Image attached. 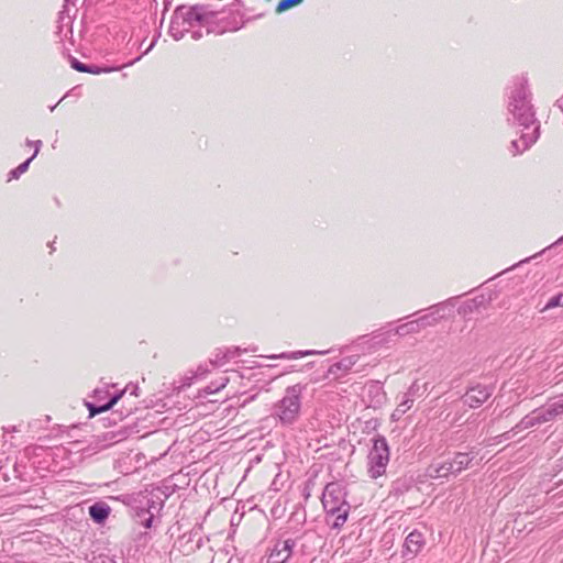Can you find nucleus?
<instances>
[{
    "label": "nucleus",
    "mask_w": 563,
    "mask_h": 563,
    "mask_svg": "<svg viewBox=\"0 0 563 563\" xmlns=\"http://www.w3.org/2000/svg\"><path fill=\"white\" fill-rule=\"evenodd\" d=\"M531 96L528 78L526 76L514 78L507 92V122L509 124L521 126L523 130L540 125L531 103Z\"/></svg>",
    "instance_id": "1"
},
{
    "label": "nucleus",
    "mask_w": 563,
    "mask_h": 563,
    "mask_svg": "<svg viewBox=\"0 0 563 563\" xmlns=\"http://www.w3.org/2000/svg\"><path fill=\"white\" fill-rule=\"evenodd\" d=\"M185 5H178V13H180L181 29L178 30V41L190 34V37L195 41L203 36L202 29L206 27V33L216 32L222 34L228 31V26L224 25L219 30L212 27V23L216 21L218 13L210 9L209 5L195 4L191 5L186 12H183Z\"/></svg>",
    "instance_id": "2"
},
{
    "label": "nucleus",
    "mask_w": 563,
    "mask_h": 563,
    "mask_svg": "<svg viewBox=\"0 0 563 563\" xmlns=\"http://www.w3.org/2000/svg\"><path fill=\"white\" fill-rule=\"evenodd\" d=\"M174 493V488L170 486L153 487L152 489H145L140 492L134 497V504L131 507V515L135 522L145 527L151 528L165 500Z\"/></svg>",
    "instance_id": "3"
},
{
    "label": "nucleus",
    "mask_w": 563,
    "mask_h": 563,
    "mask_svg": "<svg viewBox=\"0 0 563 563\" xmlns=\"http://www.w3.org/2000/svg\"><path fill=\"white\" fill-rule=\"evenodd\" d=\"M346 496L345 486L339 482H331L323 489L321 503L327 516L334 517L332 529L340 530L347 520L351 506Z\"/></svg>",
    "instance_id": "4"
},
{
    "label": "nucleus",
    "mask_w": 563,
    "mask_h": 563,
    "mask_svg": "<svg viewBox=\"0 0 563 563\" xmlns=\"http://www.w3.org/2000/svg\"><path fill=\"white\" fill-rule=\"evenodd\" d=\"M303 390L305 386L301 384L288 386L283 398L274 405L273 416L283 427H291L298 421Z\"/></svg>",
    "instance_id": "5"
},
{
    "label": "nucleus",
    "mask_w": 563,
    "mask_h": 563,
    "mask_svg": "<svg viewBox=\"0 0 563 563\" xmlns=\"http://www.w3.org/2000/svg\"><path fill=\"white\" fill-rule=\"evenodd\" d=\"M474 459L473 452H457L452 459L432 462L427 467L426 474L433 479L449 478L451 475L456 476L466 470Z\"/></svg>",
    "instance_id": "6"
},
{
    "label": "nucleus",
    "mask_w": 563,
    "mask_h": 563,
    "mask_svg": "<svg viewBox=\"0 0 563 563\" xmlns=\"http://www.w3.org/2000/svg\"><path fill=\"white\" fill-rule=\"evenodd\" d=\"M389 462V446L383 435L373 439V446L367 455L368 475L376 479L386 472Z\"/></svg>",
    "instance_id": "7"
},
{
    "label": "nucleus",
    "mask_w": 563,
    "mask_h": 563,
    "mask_svg": "<svg viewBox=\"0 0 563 563\" xmlns=\"http://www.w3.org/2000/svg\"><path fill=\"white\" fill-rule=\"evenodd\" d=\"M455 305L456 297H451L444 301L430 306L427 309V312L419 317L423 329L434 327L441 320L450 318L453 314Z\"/></svg>",
    "instance_id": "8"
},
{
    "label": "nucleus",
    "mask_w": 563,
    "mask_h": 563,
    "mask_svg": "<svg viewBox=\"0 0 563 563\" xmlns=\"http://www.w3.org/2000/svg\"><path fill=\"white\" fill-rule=\"evenodd\" d=\"M493 385L476 384L467 388L462 397V401L470 408H478L493 395Z\"/></svg>",
    "instance_id": "9"
},
{
    "label": "nucleus",
    "mask_w": 563,
    "mask_h": 563,
    "mask_svg": "<svg viewBox=\"0 0 563 563\" xmlns=\"http://www.w3.org/2000/svg\"><path fill=\"white\" fill-rule=\"evenodd\" d=\"M187 496L184 498L180 505V509L184 510L181 515L183 520L188 521V526H196L200 519V511L197 506V492L195 488L187 489Z\"/></svg>",
    "instance_id": "10"
},
{
    "label": "nucleus",
    "mask_w": 563,
    "mask_h": 563,
    "mask_svg": "<svg viewBox=\"0 0 563 563\" xmlns=\"http://www.w3.org/2000/svg\"><path fill=\"white\" fill-rule=\"evenodd\" d=\"M426 545V538L419 530H412L405 539L401 556L406 560L415 559Z\"/></svg>",
    "instance_id": "11"
},
{
    "label": "nucleus",
    "mask_w": 563,
    "mask_h": 563,
    "mask_svg": "<svg viewBox=\"0 0 563 563\" xmlns=\"http://www.w3.org/2000/svg\"><path fill=\"white\" fill-rule=\"evenodd\" d=\"M295 545L294 539L277 541L271 550L266 563H286L290 559Z\"/></svg>",
    "instance_id": "12"
},
{
    "label": "nucleus",
    "mask_w": 563,
    "mask_h": 563,
    "mask_svg": "<svg viewBox=\"0 0 563 563\" xmlns=\"http://www.w3.org/2000/svg\"><path fill=\"white\" fill-rule=\"evenodd\" d=\"M540 136V125H536L532 132L522 129L520 140H514L510 144V152L514 156L523 153L529 150Z\"/></svg>",
    "instance_id": "13"
},
{
    "label": "nucleus",
    "mask_w": 563,
    "mask_h": 563,
    "mask_svg": "<svg viewBox=\"0 0 563 563\" xmlns=\"http://www.w3.org/2000/svg\"><path fill=\"white\" fill-rule=\"evenodd\" d=\"M358 361V355H349L341 358L339 362L332 364L329 369L327 377L339 379L345 375Z\"/></svg>",
    "instance_id": "14"
},
{
    "label": "nucleus",
    "mask_w": 563,
    "mask_h": 563,
    "mask_svg": "<svg viewBox=\"0 0 563 563\" xmlns=\"http://www.w3.org/2000/svg\"><path fill=\"white\" fill-rule=\"evenodd\" d=\"M415 484V479L411 475H404L398 478H396L389 489V496L391 497H400L408 493Z\"/></svg>",
    "instance_id": "15"
},
{
    "label": "nucleus",
    "mask_w": 563,
    "mask_h": 563,
    "mask_svg": "<svg viewBox=\"0 0 563 563\" xmlns=\"http://www.w3.org/2000/svg\"><path fill=\"white\" fill-rule=\"evenodd\" d=\"M198 533L190 532L189 534L184 533L178 538V552H181L184 555H189L200 548L201 538L195 539Z\"/></svg>",
    "instance_id": "16"
},
{
    "label": "nucleus",
    "mask_w": 563,
    "mask_h": 563,
    "mask_svg": "<svg viewBox=\"0 0 563 563\" xmlns=\"http://www.w3.org/2000/svg\"><path fill=\"white\" fill-rule=\"evenodd\" d=\"M537 424H540V422H539L538 415L534 409L532 412L525 416L511 430L503 433L501 437L505 440H510L512 438V434L516 433L517 431L529 429Z\"/></svg>",
    "instance_id": "17"
},
{
    "label": "nucleus",
    "mask_w": 563,
    "mask_h": 563,
    "mask_svg": "<svg viewBox=\"0 0 563 563\" xmlns=\"http://www.w3.org/2000/svg\"><path fill=\"white\" fill-rule=\"evenodd\" d=\"M365 390L371 398L369 406L378 407L385 401L386 395L383 385L379 382H369L366 384Z\"/></svg>",
    "instance_id": "18"
},
{
    "label": "nucleus",
    "mask_w": 563,
    "mask_h": 563,
    "mask_svg": "<svg viewBox=\"0 0 563 563\" xmlns=\"http://www.w3.org/2000/svg\"><path fill=\"white\" fill-rule=\"evenodd\" d=\"M428 390V383L420 384L418 380H415L411 386L408 388L407 393H405L401 401H408V410L412 407L416 399L422 397L424 393Z\"/></svg>",
    "instance_id": "19"
},
{
    "label": "nucleus",
    "mask_w": 563,
    "mask_h": 563,
    "mask_svg": "<svg viewBox=\"0 0 563 563\" xmlns=\"http://www.w3.org/2000/svg\"><path fill=\"white\" fill-rule=\"evenodd\" d=\"M110 507L103 501L95 503L89 507V516L96 523H103L110 515Z\"/></svg>",
    "instance_id": "20"
},
{
    "label": "nucleus",
    "mask_w": 563,
    "mask_h": 563,
    "mask_svg": "<svg viewBox=\"0 0 563 563\" xmlns=\"http://www.w3.org/2000/svg\"><path fill=\"white\" fill-rule=\"evenodd\" d=\"M242 350L238 346L228 347L225 350H218L214 354V358L210 361L211 365L222 366L225 362L241 355Z\"/></svg>",
    "instance_id": "21"
},
{
    "label": "nucleus",
    "mask_w": 563,
    "mask_h": 563,
    "mask_svg": "<svg viewBox=\"0 0 563 563\" xmlns=\"http://www.w3.org/2000/svg\"><path fill=\"white\" fill-rule=\"evenodd\" d=\"M33 143L35 144V151H34L33 155L30 158H27L25 162L20 164L16 168L12 169L9 173V179L8 180L18 179L22 174H24L27 170V168L30 166V163L36 157V155L38 154L40 148L42 146V141L41 140L27 141V144H33Z\"/></svg>",
    "instance_id": "22"
},
{
    "label": "nucleus",
    "mask_w": 563,
    "mask_h": 563,
    "mask_svg": "<svg viewBox=\"0 0 563 563\" xmlns=\"http://www.w3.org/2000/svg\"><path fill=\"white\" fill-rule=\"evenodd\" d=\"M423 330L420 318L402 323L393 329L394 334L399 336H406L408 334H416Z\"/></svg>",
    "instance_id": "23"
},
{
    "label": "nucleus",
    "mask_w": 563,
    "mask_h": 563,
    "mask_svg": "<svg viewBox=\"0 0 563 563\" xmlns=\"http://www.w3.org/2000/svg\"><path fill=\"white\" fill-rule=\"evenodd\" d=\"M325 353H327V351L305 350V351L284 352L280 354L269 355L267 357L272 358V360H278V358L298 360L300 357L308 356V355H324Z\"/></svg>",
    "instance_id": "24"
},
{
    "label": "nucleus",
    "mask_w": 563,
    "mask_h": 563,
    "mask_svg": "<svg viewBox=\"0 0 563 563\" xmlns=\"http://www.w3.org/2000/svg\"><path fill=\"white\" fill-rule=\"evenodd\" d=\"M209 372V367L208 365H199L197 367V369H190L188 371L184 377L181 378V386L180 388H184V387H189L191 386V384L194 383V380L198 379V378H201V377H205L207 375V373ZM178 389H179V386H178Z\"/></svg>",
    "instance_id": "25"
},
{
    "label": "nucleus",
    "mask_w": 563,
    "mask_h": 563,
    "mask_svg": "<svg viewBox=\"0 0 563 563\" xmlns=\"http://www.w3.org/2000/svg\"><path fill=\"white\" fill-rule=\"evenodd\" d=\"M126 390H129V386L124 390L113 395L110 398V400L108 402H106L104 405L96 406L92 404H88V409H89L90 416L93 417L98 413H101V412H104V411H108L109 409H111L119 401V399L123 396V394Z\"/></svg>",
    "instance_id": "26"
},
{
    "label": "nucleus",
    "mask_w": 563,
    "mask_h": 563,
    "mask_svg": "<svg viewBox=\"0 0 563 563\" xmlns=\"http://www.w3.org/2000/svg\"><path fill=\"white\" fill-rule=\"evenodd\" d=\"M536 412L538 415L540 424L549 422V421H553L555 419L548 405L545 407L537 408Z\"/></svg>",
    "instance_id": "27"
},
{
    "label": "nucleus",
    "mask_w": 563,
    "mask_h": 563,
    "mask_svg": "<svg viewBox=\"0 0 563 563\" xmlns=\"http://www.w3.org/2000/svg\"><path fill=\"white\" fill-rule=\"evenodd\" d=\"M302 1L303 0H280L276 5V12L282 13L287 11L292 7L300 4Z\"/></svg>",
    "instance_id": "28"
},
{
    "label": "nucleus",
    "mask_w": 563,
    "mask_h": 563,
    "mask_svg": "<svg viewBox=\"0 0 563 563\" xmlns=\"http://www.w3.org/2000/svg\"><path fill=\"white\" fill-rule=\"evenodd\" d=\"M548 406L550 407L555 419L558 417L562 416L563 415V395L559 399H556L552 402H549Z\"/></svg>",
    "instance_id": "29"
},
{
    "label": "nucleus",
    "mask_w": 563,
    "mask_h": 563,
    "mask_svg": "<svg viewBox=\"0 0 563 563\" xmlns=\"http://www.w3.org/2000/svg\"><path fill=\"white\" fill-rule=\"evenodd\" d=\"M490 301V297H486L485 295H479L468 300V305L476 307V309L481 307H485Z\"/></svg>",
    "instance_id": "30"
},
{
    "label": "nucleus",
    "mask_w": 563,
    "mask_h": 563,
    "mask_svg": "<svg viewBox=\"0 0 563 563\" xmlns=\"http://www.w3.org/2000/svg\"><path fill=\"white\" fill-rule=\"evenodd\" d=\"M408 401H400V404L394 410L391 418L394 420H399L401 416H404L408 411Z\"/></svg>",
    "instance_id": "31"
},
{
    "label": "nucleus",
    "mask_w": 563,
    "mask_h": 563,
    "mask_svg": "<svg viewBox=\"0 0 563 563\" xmlns=\"http://www.w3.org/2000/svg\"><path fill=\"white\" fill-rule=\"evenodd\" d=\"M219 391V387L214 385V382H211L203 389L199 390V398H206L208 395H212Z\"/></svg>",
    "instance_id": "32"
},
{
    "label": "nucleus",
    "mask_w": 563,
    "mask_h": 563,
    "mask_svg": "<svg viewBox=\"0 0 563 563\" xmlns=\"http://www.w3.org/2000/svg\"><path fill=\"white\" fill-rule=\"evenodd\" d=\"M121 67H111V68H101L99 66L95 65H88L89 71H86L87 74H101V73H110L113 70H119Z\"/></svg>",
    "instance_id": "33"
},
{
    "label": "nucleus",
    "mask_w": 563,
    "mask_h": 563,
    "mask_svg": "<svg viewBox=\"0 0 563 563\" xmlns=\"http://www.w3.org/2000/svg\"><path fill=\"white\" fill-rule=\"evenodd\" d=\"M562 295L553 296L544 306V309H551L561 306Z\"/></svg>",
    "instance_id": "34"
},
{
    "label": "nucleus",
    "mask_w": 563,
    "mask_h": 563,
    "mask_svg": "<svg viewBox=\"0 0 563 563\" xmlns=\"http://www.w3.org/2000/svg\"><path fill=\"white\" fill-rule=\"evenodd\" d=\"M71 67L80 73H86V71H89L88 69V65L87 64H84V63H80L78 59L76 58H73L71 59Z\"/></svg>",
    "instance_id": "35"
},
{
    "label": "nucleus",
    "mask_w": 563,
    "mask_h": 563,
    "mask_svg": "<svg viewBox=\"0 0 563 563\" xmlns=\"http://www.w3.org/2000/svg\"><path fill=\"white\" fill-rule=\"evenodd\" d=\"M474 310H476V307H473L472 305H468V300L465 301L460 308H459V313H463V314H466V313H471L473 312Z\"/></svg>",
    "instance_id": "36"
},
{
    "label": "nucleus",
    "mask_w": 563,
    "mask_h": 563,
    "mask_svg": "<svg viewBox=\"0 0 563 563\" xmlns=\"http://www.w3.org/2000/svg\"><path fill=\"white\" fill-rule=\"evenodd\" d=\"M229 383V378L227 376H222L219 379L214 380V385L219 387V391L223 389Z\"/></svg>",
    "instance_id": "37"
},
{
    "label": "nucleus",
    "mask_w": 563,
    "mask_h": 563,
    "mask_svg": "<svg viewBox=\"0 0 563 563\" xmlns=\"http://www.w3.org/2000/svg\"><path fill=\"white\" fill-rule=\"evenodd\" d=\"M190 479L187 477V475L180 476V472H178V490L180 489L179 484H186L189 485Z\"/></svg>",
    "instance_id": "38"
},
{
    "label": "nucleus",
    "mask_w": 563,
    "mask_h": 563,
    "mask_svg": "<svg viewBox=\"0 0 563 563\" xmlns=\"http://www.w3.org/2000/svg\"><path fill=\"white\" fill-rule=\"evenodd\" d=\"M176 15V10L173 11L172 13V16H170V26H169V34L176 40V34L173 33V23H174V18Z\"/></svg>",
    "instance_id": "39"
},
{
    "label": "nucleus",
    "mask_w": 563,
    "mask_h": 563,
    "mask_svg": "<svg viewBox=\"0 0 563 563\" xmlns=\"http://www.w3.org/2000/svg\"><path fill=\"white\" fill-rule=\"evenodd\" d=\"M155 43H156V38H154L152 41V43L150 44V46L145 49V52L143 54H147L154 47Z\"/></svg>",
    "instance_id": "40"
},
{
    "label": "nucleus",
    "mask_w": 563,
    "mask_h": 563,
    "mask_svg": "<svg viewBox=\"0 0 563 563\" xmlns=\"http://www.w3.org/2000/svg\"><path fill=\"white\" fill-rule=\"evenodd\" d=\"M140 59H141V56L136 57L135 59H133V60H131V62H129V63H126V64H124L122 67H124V66H131V65H133L135 62H137V60H140Z\"/></svg>",
    "instance_id": "41"
},
{
    "label": "nucleus",
    "mask_w": 563,
    "mask_h": 563,
    "mask_svg": "<svg viewBox=\"0 0 563 563\" xmlns=\"http://www.w3.org/2000/svg\"><path fill=\"white\" fill-rule=\"evenodd\" d=\"M137 390H139V387L137 386H133L132 390H131V395L139 396Z\"/></svg>",
    "instance_id": "42"
},
{
    "label": "nucleus",
    "mask_w": 563,
    "mask_h": 563,
    "mask_svg": "<svg viewBox=\"0 0 563 563\" xmlns=\"http://www.w3.org/2000/svg\"><path fill=\"white\" fill-rule=\"evenodd\" d=\"M562 242H563V235H562L558 241H555V242L552 244V246H554V245H559V244H561Z\"/></svg>",
    "instance_id": "43"
},
{
    "label": "nucleus",
    "mask_w": 563,
    "mask_h": 563,
    "mask_svg": "<svg viewBox=\"0 0 563 563\" xmlns=\"http://www.w3.org/2000/svg\"><path fill=\"white\" fill-rule=\"evenodd\" d=\"M256 350H257L256 347H252L250 350L245 349V350H243V352H247V351L255 352Z\"/></svg>",
    "instance_id": "44"
},
{
    "label": "nucleus",
    "mask_w": 563,
    "mask_h": 563,
    "mask_svg": "<svg viewBox=\"0 0 563 563\" xmlns=\"http://www.w3.org/2000/svg\"><path fill=\"white\" fill-rule=\"evenodd\" d=\"M509 413H510L509 409H505V410L503 411V415H509Z\"/></svg>",
    "instance_id": "45"
},
{
    "label": "nucleus",
    "mask_w": 563,
    "mask_h": 563,
    "mask_svg": "<svg viewBox=\"0 0 563 563\" xmlns=\"http://www.w3.org/2000/svg\"><path fill=\"white\" fill-rule=\"evenodd\" d=\"M305 495H306V498H308L310 496V493L305 492Z\"/></svg>",
    "instance_id": "46"
},
{
    "label": "nucleus",
    "mask_w": 563,
    "mask_h": 563,
    "mask_svg": "<svg viewBox=\"0 0 563 563\" xmlns=\"http://www.w3.org/2000/svg\"><path fill=\"white\" fill-rule=\"evenodd\" d=\"M305 495H306V498H308L310 496V493L305 492Z\"/></svg>",
    "instance_id": "47"
},
{
    "label": "nucleus",
    "mask_w": 563,
    "mask_h": 563,
    "mask_svg": "<svg viewBox=\"0 0 563 563\" xmlns=\"http://www.w3.org/2000/svg\"><path fill=\"white\" fill-rule=\"evenodd\" d=\"M26 145H27V146H32V147H34V148H35V144H34V143H33V144H27V143H26Z\"/></svg>",
    "instance_id": "48"
},
{
    "label": "nucleus",
    "mask_w": 563,
    "mask_h": 563,
    "mask_svg": "<svg viewBox=\"0 0 563 563\" xmlns=\"http://www.w3.org/2000/svg\"><path fill=\"white\" fill-rule=\"evenodd\" d=\"M70 0H66V2H69Z\"/></svg>",
    "instance_id": "49"
}]
</instances>
